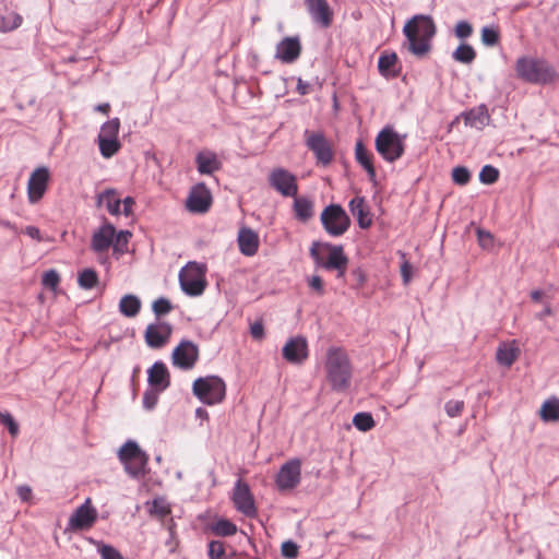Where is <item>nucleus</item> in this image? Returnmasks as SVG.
I'll use <instances>...</instances> for the list:
<instances>
[{
  "mask_svg": "<svg viewBox=\"0 0 559 559\" xmlns=\"http://www.w3.org/2000/svg\"><path fill=\"white\" fill-rule=\"evenodd\" d=\"M403 33L408 43V50L416 57L423 58L431 50L436 24L430 16L418 14L406 22Z\"/></svg>",
  "mask_w": 559,
  "mask_h": 559,
  "instance_id": "1",
  "label": "nucleus"
},
{
  "mask_svg": "<svg viewBox=\"0 0 559 559\" xmlns=\"http://www.w3.org/2000/svg\"><path fill=\"white\" fill-rule=\"evenodd\" d=\"M326 380L331 389L345 392L349 389L353 378V367L347 353L341 347H330L325 359Z\"/></svg>",
  "mask_w": 559,
  "mask_h": 559,
  "instance_id": "2",
  "label": "nucleus"
},
{
  "mask_svg": "<svg viewBox=\"0 0 559 559\" xmlns=\"http://www.w3.org/2000/svg\"><path fill=\"white\" fill-rule=\"evenodd\" d=\"M310 255L317 266L326 271H336V277L344 280L349 260L343 246L313 242L310 247Z\"/></svg>",
  "mask_w": 559,
  "mask_h": 559,
  "instance_id": "3",
  "label": "nucleus"
},
{
  "mask_svg": "<svg viewBox=\"0 0 559 559\" xmlns=\"http://www.w3.org/2000/svg\"><path fill=\"white\" fill-rule=\"evenodd\" d=\"M516 75L528 83L547 84L556 79L555 70L539 58L521 57L515 63Z\"/></svg>",
  "mask_w": 559,
  "mask_h": 559,
  "instance_id": "4",
  "label": "nucleus"
},
{
  "mask_svg": "<svg viewBox=\"0 0 559 559\" xmlns=\"http://www.w3.org/2000/svg\"><path fill=\"white\" fill-rule=\"evenodd\" d=\"M192 393L205 405L221 404L226 397V383L218 376L200 377L193 381Z\"/></svg>",
  "mask_w": 559,
  "mask_h": 559,
  "instance_id": "5",
  "label": "nucleus"
},
{
  "mask_svg": "<svg viewBox=\"0 0 559 559\" xmlns=\"http://www.w3.org/2000/svg\"><path fill=\"white\" fill-rule=\"evenodd\" d=\"M405 136L400 135L391 126L379 131L374 140L378 154L388 163L400 159L405 152Z\"/></svg>",
  "mask_w": 559,
  "mask_h": 559,
  "instance_id": "6",
  "label": "nucleus"
},
{
  "mask_svg": "<svg viewBox=\"0 0 559 559\" xmlns=\"http://www.w3.org/2000/svg\"><path fill=\"white\" fill-rule=\"evenodd\" d=\"M206 266L198 262H188L179 272L181 289L189 296H200L206 287Z\"/></svg>",
  "mask_w": 559,
  "mask_h": 559,
  "instance_id": "7",
  "label": "nucleus"
},
{
  "mask_svg": "<svg viewBox=\"0 0 559 559\" xmlns=\"http://www.w3.org/2000/svg\"><path fill=\"white\" fill-rule=\"evenodd\" d=\"M320 221L324 230L333 237L344 235L350 226V218L340 204H330L324 207Z\"/></svg>",
  "mask_w": 559,
  "mask_h": 559,
  "instance_id": "8",
  "label": "nucleus"
},
{
  "mask_svg": "<svg viewBox=\"0 0 559 559\" xmlns=\"http://www.w3.org/2000/svg\"><path fill=\"white\" fill-rule=\"evenodd\" d=\"M267 181L270 187L283 197H296L298 193L296 176L285 168H273L269 174Z\"/></svg>",
  "mask_w": 559,
  "mask_h": 559,
  "instance_id": "9",
  "label": "nucleus"
},
{
  "mask_svg": "<svg viewBox=\"0 0 559 559\" xmlns=\"http://www.w3.org/2000/svg\"><path fill=\"white\" fill-rule=\"evenodd\" d=\"M306 145L314 154L317 163L328 166L334 158V151L329 140L320 132H305Z\"/></svg>",
  "mask_w": 559,
  "mask_h": 559,
  "instance_id": "10",
  "label": "nucleus"
},
{
  "mask_svg": "<svg viewBox=\"0 0 559 559\" xmlns=\"http://www.w3.org/2000/svg\"><path fill=\"white\" fill-rule=\"evenodd\" d=\"M199 357V346L191 341L183 340L174 348L171 361L179 369L191 370L198 362Z\"/></svg>",
  "mask_w": 559,
  "mask_h": 559,
  "instance_id": "11",
  "label": "nucleus"
},
{
  "mask_svg": "<svg viewBox=\"0 0 559 559\" xmlns=\"http://www.w3.org/2000/svg\"><path fill=\"white\" fill-rule=\"evenodd\" d=\"M301 479V461L292 459L283 464L276 475L275 484L280 491L293 490Z\"/></svg>",
  "mask_w": 559,
  "mask_h": 559,
  "instance_id": "12",
  "label": "nucleus"
},
{
  "mask_svg": "<svg viewBox=\"0 0 559 559\" xmlns=\"http://www.w3.org/2000/svg\"><path fill=\"white\" fill-rule=\"evenodd\" d=\"M231 501L236 510L248 518H254L257 515V507L254 503L253 495L251 493L250 487L247 483L241 479L235 484Z\"/></svg>",
  "mask_w": 559,
  "mask_h": 559,
  "instance_id": "13",
  "label": "nucleus"
},
{
  "mask_svg": "<svg viewBox=\"0 0 559 559\" xmlns=\"http://www.w3.org/2000/svg\"><path fill=\"white\" fill-rule=\"evenodd\" d=\"M50 179L49 169L45 166L36 168L29 176L27 182V198L29 203L39 202L45 195Z\"/></svg>",
  "mask_w": 559,
  "mask_h": 559,
  "instance_id": "14",
  "label": "nucleus"
},
{
  "mask_svg": "<svg viewBox=\"0 0 559 559\" xmlns=\"http://www.w3.org/2000/svg\"><path fill=\"white\" fill-rule=\"evenodd\" d=\"M97 520V511L92 506V500L87 498L83 504H81L69 520V526L72 530H88Z\"/></svg>",
  "mask_w": 559,
  "mask_h": 559,
  "instance_id": "15",
  "label": "nucleus"
},
{
  "mask_svg": "<svg viewBox=\"0 0 559 559\" xmlns=\"http://www.w3.org/2000/svg\"><path fill=\"white\" fill-rule=\"evenodd\" d=\"M212 204V195L204 183L194 186L186 201L187 209L192 213H205Z\"/></svg>",
  "mask_w": 559,
  "mask_h": 559,
  "instance_id": "16",
  "label": "nucleus"
},
{
  "mask_svg": "<svg viewBox=\"0 0 559 559\" xmlns=\"http://www.w3.org/2000/svg\"><path fill=\"white\" fill-rule=\"evenodd\" d=\"M283 357L293 365H300L308 358V343L304 336L289 338L282 349Z\"/></svg>",
  "mask_w": 559,
  "mask_h": 559,
  "instance_id": "17",
  "label": "nucleus"
},
{
  "mask_svg": "<svg viewBox=\"0 0 559 559\" xmlns=\"http://www.w3.org/2000/svg\"><path fill=\"white\" fill-rule=\"evenodd\" d=\"M173 328L169 323L157 322L146 326L144 338L151 348L164 347L170 340Z\"/></svg>",
  "mask_w": 559,
  "mask_h": 559,
  "instance_id": "18",
  "label": "nucleus"
},
{
  "mask_svg": "<svg viewBox=\"0 0 559 559\" xmlns=\"http://www.w3.org/2000/svg\"><path fill=\"white\" fill-rule=\"evenodd\" d=\"M306 7L312 20L328 28L333 22V11L326 0H306Z\"/></svg>",
  "mask_w": 559,
  "mask_h": 559,
  "instance_id": "19",
  "label": "nucleus"
},
{
  "mask_svg": "<svg viewBox=\"0 0 559 559\" xmlns=\"http://www.w3.org/2000/svg\"><path fill=\"white\" fill-rule=\"evenodd\" d=\"M301 53V45L297 37H285L276 46L275 58L283 63L295 62Z\"/></svg>",
  "mask_w": 559,
  "mask_h": 559,
  "instance_id": "20",
  "label": "nucleus"
},
{
  "mask_svg": "<svg viewBox=\"0 0 559 559\" xmlns=\"http://www.w3.org/2000/svg\"><path fill=\"white\" fill-rule=\"evenodd\" d=\"M115 236V226L106 221L97 230L94 231L91 240V248L97 253L105 252L111 247Z\"/></svg>",
  "mask_w": 559,
  "mask_h": 559,
  "instance_id": "21",
  "label": "nucleus"
},
{
  "mask_svg": "<svg viewBox=\"0 0 559 559\" xmlns=\"http://www.w3.org/2000/svg\"><path fill=\"white\" fill-rule=\"evenodd\" d=\"M239 251L246 257L257 254L260 246L259 235L249 227H241L237 237Z\"/></svg>",
  "mask_w": 559,
  "mask_h": 559,
  "instance_id": "22",
  "label": "nucleus"
},
{
  "mask_svg": "<svg viewBox=\"0 0 559 559\" xmlns=\"http://www.w3.org/2000/svg\"><path fill=\"white\" fill-rule=\"evenodd\" d=\"M348 207L360 228L367 229L372 225V216L365 198L355 197L349 201Z\"/></svg>",
  "mask_w": 559,
  "mask_h": 559,
  "instance_id": "23",
  "label": "nucleus"
},
{
  "mask_svg": "<svg viewBox=\"0 0 559 559\" xmlns=\"http://www.w3.org/2000/svg\"><path fill=\"white\" fill-rule=\"evenodd\" d=\"M148 383L151 386L155 389L157 392H162L166 390L170 384V374L163 362H155L148 369Z\"/></svg>",
  "mask_w": 559,
  "mask_h": 559,
  "instance_id": "24",
  "label": "nucleus"
},
{
  "mask_svg": "<svg viewBox=\"0 0 559 559\" xmlns=\"http://www.w3.org/2000/svg\"><path fill=\"white\" fill-rule=\"evenodd\" d=\"M197 168L201 175H212L222 168L217 155L211 151H202L195 157Z\"/></svg>",
  "mask_w": 559,
  "mask_h": 559,
  "instance_id": "25",
  "label": "nucleus"
},
{
  "mask_svg": "<svg viewBox=\"0 0 559 559\" xmlns=\"http://www.w3.org/2000/svg\"><path fill=\"white\" fill-rule=\"evenodd\" d=\"M356 162L367 171L370 180L376 179V168L373 165V154L365 146L361 140L355 145Z\"/></svg>",
  "mask_w": 559,
  "mask_h": 559,
  "instance_id": "26",
  "label": "nucleus"
},
{
  "mask_svg": "<svg viewBox=\"0 0 559 559\" xmlns=\"http://www.w3.org/2000/svg\"><path fill=\"white\" fill-rule=\"evenodd\" d=\"M97 206H105L111 215H119L121 213L120 194L116 189L109 188L97 195Z\"/></svg>",
  "mask_w": 559,
  "mask_h": 559,
  "instance_id": "27",
  "label": "nucleus"
},
{
  "mask_svg": "<svg viewBox=\"0 0 559 559\" xmlns=\"http://www.w3.org/2000/svg\"><path fill=\"white\" fill-rule=\"evenodd\" d=\"M397 55L395 52H383L378 60V69L381 75L385 78H395L399 75Z\"/></svg>",
  "mask_w": 559,
  "mask_h": 559,
  "instance_id": "28",
  "label": "nucleus"
},
{
  "mask_svg": "<svg viewBox=\"0 0 559 559\" xmlns=\"http://www.w3.org/2000/svg\"><path fill=\"white\" fill-rule=\"evenodd\" d=\"M520 355V349L513 343H503L501 344L496 354L497 361L506 367H510L518 359Z\"/></svg>",
  "mask_w": 559,
  "mask_h": 559,
  "instance_id": "29",
  "label": "nucleus"
},
{
  "mask_svg": "<svg viewBox=\"0 0 559 559\" xmlns=\"http://www.w3.org/2000/svg\"><path fill=\"white\" fill-rule=\"evenodd\" d=\"M294 214L300 222H307L313 216V201L306 197H294Z\"/></svg>",
  "mask_w": 559,
  "mask_h": 559,
  "instance_id": "30",
  "label": "nucleus"
},
{
  "mask_svg": "<svg viewBox=\"0 0 559 559\" xmlns=\"http://www.w3.org/2000/svg\"><path fill=\"white\" fill-rule=\"evenodd\" d=\"M539 416L542 420L549 421H558L559 420V399L551 397L546 400L540 409Z\"/></svg>",
  "mask_w": 559,
  "mask_h": 559,
  "instance_id": "31",
  "label": "nucleus"
},
{
  "mask_svg": "<svg viewBox=\"0 0 559 559\" xmlns=\"http://www.w3.org/2000/svg\"><path fill=\"white\" fill-rule=\"evenodd\" d=\"M141 309V300L134 295H124L119 302V311L128 318L135 317Z\"/></svg>",
  "mask_w": 559,
  "mask_h": 559,
  "instance_id": "32",
  "label": "nucleus"
},
{
  "mask_svg": "<svg viewBox=\"0 0 559 559\" xmlns=\"http://www.w3.org/2000/svg\"><path fill=\"white\" fill-rule=\"evenodd\" d=\"M22 16L14 11H0V32H11L22 24Z\"/></svg>",
  "mask_w": 559,
  "mask_h": 559,
  "instance_id": "33",
  "label": "nucleus"
},
{
  "mask_svg": "<svg viewBox=\"0 0 559 559\" xmlns=\"http://www.w3.org/2000/svg\"><path fill=\"white\" fill-rule=\"evenodd\" d=\"M148 457L145 453L123 463L126 472L132 477H139L144 474Z\"/></svg>",
  "mask_w": 559,
  "mask_h": 559,
  "instance_id": "34",
  "label": "nucleus"
},
{
  "mask_svg": "<svg viewBox=\"0 0 559 559\" xmlns=\"http://www.w3.org/2000/svg\"><path fill=\"white\" fill-rule=\"evenodd\" d=\"M211 531L216 536H233L237 533V525L227 519H219L211 525Z\"/></svg>",
  "mask_w": 559,
  "mask_h": 559,
  "instance_id": "35",
  "label": "nucleus"
},
{
  "mask_svg": "<svg viewBox=\"0 0 559 559\" xmlns=\"http://www.w3.org/2000/svg\"><path fill=\"white\" fill-rule=\"evenodd\" d=\"M455 61L469 64L476 58L475 49L468 44H461L452 53Z\"/></svg>",
  "mask_w": 559,
  "mask_h": 559,
  "instance_id": "36",
  "label": "nucleus"
},
{
  "mask_svg": "<svg viewBox=\"0 0 559 559\" xmlns=\"http://www.w3.org/2000/svg\"><path fill=\"white\" fill-rule=\"evenodd\" d=\"M144 452L139 448L134 441H127L119 450L118 456L123 464L134 457L143 454Z\"/></svg>",
  "mask_w": 559,
  "mask_h": 559,
  "instance_id": "37",
  "label": "nucleus"
},
{
  "mask_svg": "<svg viewBox=\"0 0 559 559\" xmlns=\"http://www.w3.org/2000/svg\"><path fill=\"white\" fill-rule=\"evenodd\" d=\"M119 129L120 120L118 118H112L100 127L98 139L118 140Z\"/></svg>",
  "mask_w": 559,
  "mask_h": 559,
  "instance_id": "38",
  "label": "nucleus"
},
{
  "mask_svg": "<svg viewBox=\"0 0 559 559\" xmlns=\"http://www.w3.org/2000/svg\"><path fill=\"white\" fill-rule=\"evenodd\" d=\"M130 238H131L130 231H128V230L117 231L116 230V236L114 237L112 245H111V247L114 249V253L118 254V255L126 253L128 251V243H129Z\"/></svg>",
  "mask_w": 559,
  "mask_h": 559,
  "instance_id": "39",
  "label": "nucleus"
},
{
  "mask_svg": "<svg viewBox=\"0 0 559 559\" xmlns=\"http://www.w3.org/2000/svg\"><path fill=\"white\" fill-rule=\"evenodd\" d=\"M78 283L84 289H92L98 284V274L93 269H85L79 273Z\"/></svg>",
  "mask_w": 559,
  "mask_h": 559,
  "instance_id": "40",
  "label": "nucleus"
},
{
  "mask_svg": "<svg viewBox=\"0 0 559 559\" xmlns=\"http://www.w3.org/2000/svg\"><path fill=\"white\" fill-rule=\"evenodd\" d=\"M98 146L102 156L110 158L119 152L121 144L119 140L98 139Z\"/></svg>",
  "mask_w": 559,
  "mask_h": 559,
  "instance_id": "41",
  "label": "nucleus"
},
{
  "mask_svg": "<svg viewBox=\"0 0 559 559\" xmlns=\"http://www.w3.org/2000/svg\"><path fill=\"white\" fill-rule=\"evenodd\" d=\"M353 424L358 430L364 432L371 430L376 426L371 414L365 412L357 413L353 418Z\"/></svg>",
  "mask_w": 559,
  "mask_h": 559,
  "instance_id": "42",
  "label": "nucleus"
},
{
  "mask_svg": "<svg viewBox=\"0 0 559 559\" xmlns=\"http://www.w3.org/2000/svg\"><path fill=\"white\" fill-rule=\"evenodd\" d=\"M498 178L499 170L491 165L484 166L479 173V180L485 185H492Z\"/></svg>",
  "mask_w": 559,
  "mask_h": 559,
  "instance_id": "43",
  "label": "nucleus"
},
{
  "mask_svg": "<svg viewBox=\"0 0 559 559\" xmlns=\"http://www.w3.org/2000/svg\"><path fill=\"white\" fill-rule=\"evenodd\" d=\"M152 309L155 316L160 317L169 313L174 307L167 298L160 297L153 302Z\"/></svg>",
  "mask_w": 559,
  "mask_h": 559,
  "instance_id": "44",
  "label": "nucleus"
},
{
  "mask_svg": "<svg viewBox=\"0 0 559 559\" xmlns=\"http://www.w3.org/2000/svg\"><path fill=\"white\" fill-rule=\"evenodd\" d=\"M209 557L210 559H227L225 545L221 540H212L209 543Z\"/></svg>",
  "mask_w": 559,
  "mask_h": 559,
  "instance_id": "45",
  "label": "nucleus"
},
{
  "mask_svg": "<svg viewBox=\"0 0 559 559\" xmlns=\"http://www.w3.org/2000/svg\"><path fill=\"white\" fill-rule=\"evenodd\" d=\"M170 512V507L164 499H154L151 508L152 514L158 516L159 519H164L165 516L169 515Z\"/></svg>",
  "mask_w": 559,
  "mask_h": 559,
  "instance_id": "46",
  "label": "nucleus"
},
{
  "mask_svg": "<svg viewBox=\"0 0 559 559\" xmlns=\"http://www.w3.org/2000/svg\"><path fill=\"white\" fill-rule=\"evenodd\" d=\"M452 179L456 185L465 186L471 180V173L466 167H455L452 170Z\"/></svg>",
  "mask_w": 559,
  "mask_h": 559,
  "instance_id": "47",
  "label": "nucleus"
},
{
  "mask_svg": "<svg viewBox=\"0 0 559 559\" xmlns=\"http://www.w3.org/2000/svg\"><path fill=\"white\" fill-rule=\"evenodd\" d=\"M0 424L4 425L14 438L19 435V425L8 412H0Z\"/></svg>",
  "mask_w": 559,
  "mask_h": 559,
  "instance_id": "48",
  "label": "nucleus"
},
{
  "mask_svg": "<svg viewBox=\"0 0 559 559\" xmlns=\"http://www.w3.org/2000/svg\"><path fill=\"white\" fill-rule=\"evenodd\" d=\"M102 559H123L122 555L112 546L97 543Z\"/></svg>",
  "mask_w": 559,
  "mask_h": 559,
  "instance_id": "49",
  "label": "nucleus"
},
{
  "mask_svg": "<svg viewBox=\"0 0 559 559\" xmlns=\"http://www.w3.org/2000/svg\"><path fill=\"white\" fill-rule=\"evenodd\" d=\"M60 283V276L57 271L49 270L43 275V285L51 290H56Z\"/></svg>",
  "mask_w": 559,
  "mask_h": 559,
  "instance_id": "50",
  "label": "nucleus"
},
{
  "mask_svg": "<svg viewBox=\"0 0 559 559\" xmlns=\"http://www.w3.org/2000/svg\"><path fill=\"white\" fill-rule=\"evenodd\" d=\"M481 41L486 46H495L499 41V33L492 27L481 29Z\"/></svg>",
  "mask_w": 559,
  "mask_h": 559,
  "instance_id": "51",
  "label": "nucleus"
},
{
  "mask_svg": "<svg viewBox=\"0 0 559 559\" xmlns=\"http://www.w3.org/2000/svg\"><path fill=\"white\" fill-rule=\"evenodd\" d=\"M464 409V402L459 400H451L445 403V412L450 417H457Z\"/></svg>",
  "mask_w": 559,
  "mask_h": 559,
  "instance_id": "52",
  "label": "nucleus"
},
{
  "mask_svg": "<svg viewBox=\"0 0 559 559\" xmlns=\"http://www.w3.org/2000/svg\"><path fill=\"white\" fill-rule=\"evenodd\" d=\"M282 556L287 559H295L298 556V546L293 540H286L281 547Z\"/></svg>",
  "mask_w": 559,
  "mask_h": 559,
  "instance_id": "53",
  "label": "nucleus"
},
{
  "mask_svg": "<svg viewBox=\"0 0 559 559\" xmlns=\"http://www.w3.org/2000/svg\"><path fill=\"white\" fill-rule=\"evenodd\" d=\"M473 27L466 21H461L455 26V36L460 39L467 38L472 35Z\"/></svg>",
  "mask_w": 559,
  "mask_h": 559,
  "instance_id": "54",
  "label": "nucleus"
},
{
  "mask_svg": "<svg viewBox=\"0 0 559 559\" xmlns=\"http://www.w3.org/2000/svg\"><path fill=\"white\" fill-rule=\"evenodd\" d=\"M487 118V115L486 112L481 109V108H478L476 110H471L465 119L466 121L471 124V126H475L476 124V121H479V123H484V120Z\"/></svg>",
  "mask_w": 559,
  "mask_h": 559,
  "instance_id": "55",
  "label": "nucleus"
},
{
  "mask_svg": "<svg viewBox=\"0 0 559 559\" xmlns=\"http://www.w3.org/2000/svg\"><path fill=\"white\" fill-rule=\"evenodd\" d=\"M250 334L254 340L261 341L264 338V325L262 320H258L250 325Z\"/></svg>",
  "mask_w": 559,
  "mask_h": 559,
  "instance_id": "56",
  "label": "nucleus"
},
{
  "mask_svg": "<svg viewBox=\"0 0 559 559\" xmlns=\"http://www.w3.org/2000/svg\"><path fill=\"white\" fill-rule=\"evenodd\" d=\"M168 531H169V539L166 542V546L168 547L169 552H175L177 550L179 542L176 538L175 523L173 520H170Z\"/></svg>",
  "mask_w": 559,
  "mask_h": 559,
  "instance_id": "57",
  "label": "nucleus"
},
{
  "mask_svg": "<svg viewBox=\"0 0 559 559\" xmlns=\"http://www.w3.org/2000/svg\"><path fill=\"white\" fill-rule=\"evenodd\" d=\"M309 287L313 289L319 296L324 294L323 281L320 276L313 275L308 280Z\"/></svg>",
  "mask_w": 559,
  "mask_h": 559,
  "instance_id": "58",
  "label": "nucleus"
},
{
  "mask_svg": "<svg viewBox=\"0 0 559 559\" xmlns=\"http://www.w3.org/2000/svg\"><path fill=\"white\" fill-rule=\"evenodd\" d=\"M157 391L154 392V391H147L145 392L144 396H143V404H144V407L147 408V409H152L156 403H157Z\"/></svg>",
  "mask_w": 559,
  "mask_h": 559,
  "instance_id": "59",
  "label": "nucleus"
},
{
  "mask_svg": "<svg viewBox=\"0 0 559 559\" xmlns=\"http://www.w3.org/2000/svg\"><path fill=\"white\" fill-rule=\"evenodd\" d=\"M352 276L355 280V283L358 287L364 286L366 283L367 276L365 271L361 267H356L352 271Z\"/></svg>",
  "mask_w": 559,
  "mask_h": 559,
  "instance_id": "60",
  "label": "nucleus"
},
{
  "mask_svg": "<svg viewBox=\"0 0 559 559\" xmlns=\"http://www.w3.org/2000/svg\"><path fill=\"white\" fill-rule=\"evenodd\" d=\"M296 90L300 95H307L312 92V85L309 82L298 79Z\"/></svg>",
  "mask_w": 559,
  "mask_h": 559,
  "instance_id": "61",
  "label": "nucleus"
},
{
  "mask_svg": "<svg viewBox=\"0 0 559 559\" xmlns=\"http://www.w3.org/2000/svg\"><path fill=\"white\" fill-rule=\"evenodd\" d=\"M121 203L123 204V214L126 216H129L133 213V206L135 204V201L131 197L124 198Z\"/></svg>",
  "mask_w": 559,
  "mask_h": 559,
  "instance_id": "62",
  "label": "nucleus"
},
{
  "mask_svg": "<svg viewBox=\"0 0 559 559\" xmlns=\"http://www.w3.org/2000/svg\"><path fill=\"white\" fill-rule=\"evenodd\" d=\"M23 233L37 241L43 240L40 230L35 226H26Z\"/></svg>",
  "mask_w": 559,
  "mask_h": 559,
  "instance_id": "63",
  "label": "nucleus"
},
{
  "mask_svg": "<svg viewBox=\"0 0 559 559\" xmlns=\"http://www.w3.org/2000/svg\"><path fill=\"white\" fill-rule=\"evenodd\" d=\"M17 495L23 501H28L32 498V489L26 485L17 487Z\"/></svg>",
  "mask_w": 559,
  "mask_h": 559,
  "instance_id": "64",
  "label": "nucleus"
}]
</instances>
